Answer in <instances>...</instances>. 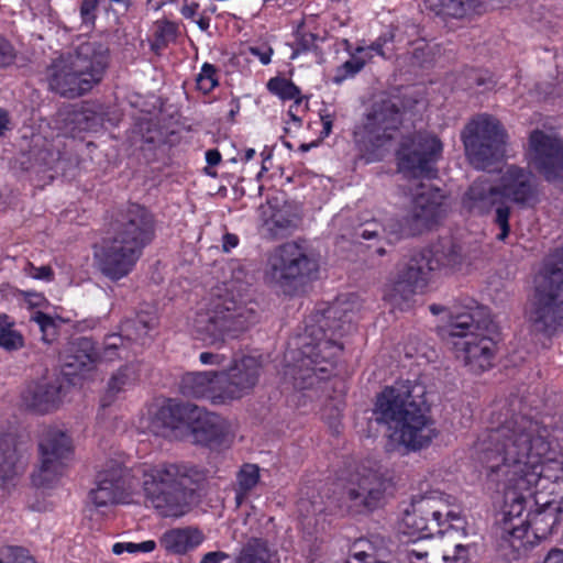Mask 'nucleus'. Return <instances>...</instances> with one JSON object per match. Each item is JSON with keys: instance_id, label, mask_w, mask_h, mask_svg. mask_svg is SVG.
Segmentation results:
<instances>
[{"instance_id": "nucleus-1", "label": "nucleus", "mask_w": 563, "mask_h": 563, "mask_svg": "<svg viewBox=\"0 0 563 563\" xmlns=\"http://www.w3.org/2000/svg\"><path fill=\"white\" fill-rule=\"evenodd\" d=\"M474 448L487 483L508 492L515 515L526 509L541 478L563 484V461L558 459L548 428L515 408L497 427L483 432Z\"/></svg>"}, {"instance_id": "nucleus-2", "label": "nucleus", "mask_w": 563, "mask_h": 563, "mask_svg": "<svg viewBox=\"0 0 563 563\" xmlns=\"http://www.w3.org/2000/svg\"><path fill=\"white\" fill-rule=\"evenodd\" d=\"M422 388L409 380L386 387L376 399L377 421L389 424L390 439L411 451L428 446L438 435L433 421L426 415L423 401L415 395Z\"/></svg>"}, {"instance_id": "nucleus-3", "label": "nucleus", "mask_w": 563, "mask_h": 563, "mask_svg": "<svg viewBox=\"0 0 563 563\" xmlns=\"http://www.w3.org/2000/svg\"><path fill=\"white\" fill-rule=\"evenodd\" d=\"M351 321L347 309L342 307L341 301H336L324 311L322 320L319 321L324 336L286 353L285 375L292 379L296 388H310L331 375L342 351L335 336L341 335Z\"/></svg>"}, {"instance_id": "nucleus-4", "label": "nucleus", "mask_w": 563, "mask_h": 563, "mask_svg": "<svg viewBox=\"0 0 563 563\" xmlns=\"http://www.w3.org/2000/svg\"><path fill=\"white\" fill-rule=\"evenodd\" d=\"M449 328L455 355L471 372L479 374L492 366L496 351L495 324L487 308L473 299L454 305Z\"/></svg>"}, {"instance_id": "nucleus-5", "label": "nucleus", "mask_w": 563, "mask_h": 563, "mask_svg": "<svg viewBox=\"0 0 563 563\" xmlns=\"http://www.w3.org/2000/svg\"><path fill=\"white\" fill-rule=\"evenodd\" d=\"M256 303L245 294V287H227L206 309H199L191 320L197 340L208 345H221L256 321Z\"/></svg>"}, {"instance_id": "nucleus-6", "label": "nucleus", "mask_w": 563, "mask_h": 563, "mask_svg": "<svg viewBox=\"0 0 563 563\" xmlns=\"http://www.w3.org/2000/svg\"><path fill=\"white\" fill-rule=\"evenodd\" d=\"M142 487L147 506L162 517L179 518L190 509L194 484L199 473L187 464L143 465Z\"/></svg>"}, {"instance_id": "nucleus-7", "label": "nucleus", "mask_w": 563, "mask_h": 563, "mask_svg": "<svg viewBox=\"0 0 563 563\" xmlns=\"http://www.w3.org/2000/svg\"><path fill=\"white\" fill-rule=\"evenodd\" d=\"M109 63V48L102 43L87 41L53 62L48 82L53 91L76 98L99 84Z\"/></svg>"}, {"instance_id": "nucleus-8", "label": "nucleus", "mask_w": 563, "mask_h": 563, "mask_svg": "<svg viewBox=\"0 0 563 563\" xmlns=\"http://www.w3.org/2000/svg\"><path fill=\"white\" fill-rule=\"evenodd\" d=\"M460 249L450 240L430 249L411 253L399 265L395 283L385 291V299L400 307L417 291L423 290L434 272L452 269L461 263Z\"/></svg>"}, {"instance_id": "nucleus-9", "label": "nucleus", "mask_w": 563, "mask_h": 563, "mask_svg": "<svg viewBox=\"0 0 563 563\" xmlns=\"http://www.w3.org/2000/svg\"><path fill=\"white\" fill-rule=\"evenodd\" d=\"M401 124V112L395 98L376 99L355 125L354 143L365 163L382 161Z\"/></svg>"}, {"instance_id": "nucleus-10", "label": "nucleus", "mask_w": 563, "mask_h": 563, "mask_svg": "<svg viewBox=\"0 0 563 563\" xmlns=\"http://www.w3.org/2000/svg\"><path fill=\"white\" fill-rule=\"evenodd\" d=\"M526 318L532 331L545 336L563 330V247L555 255L553 268L536 280Z\"/></svg>"}, {"instance_id": "nucleus-11", "label": "nucleus", "mask_w": 563, "mask_h": 563, "mask_svg": "<svg viewBox=\"0 0 563 563\" xmlns=\"http://www.w3.org/2000/svg\"><path fill=\"white\" fill-rule=\"evenodd\" d=\"M470 163L477 169H488L505 157L507 134L500 122L489 115L472 119L461 134Z\"/></svg>"}, {"instance_id": "nucleus-12", "label": "nucleus", "mask_w": 563, "mask_h": 563, "mask_svg": "<svg viewBox=\"0 0 563 563\" xmlns=\"http://www.w3.org/2000/svg\"><path fill=\"white\" fill-rule=\"evenodd\" d=\"M319 265L316 258L307 254L303 247L294 242L275 249L268 256L265 279L280 288L291 291L297 285L313 278Z\"/></svg>"}, {"instance_id": "nucleus-13", "label": "nucleus", "mask_w": 563, "mask_h": 563, "mask_svg": "<svg viewBox=\"0 0 563 563\" xmlns=\"http://www.w3.org/2000/svg\"><path fill=\"white\" fill-rule=\"evenodd\" d=\"M391 487V477L386 468L362 465L344 485L342 499L353 512L372 511L384 504Z\"/></svg>"}, {"instance_id": "nucleus-14", "label": "nucleus", "mask_w": 563, "mask_h": 563, "mask_svg": "<svg viewBox=\"0 0 563 563\" xmlns=\"http://www.w3.org/2000/svg\"><path fill=\"white\" fill-rule=\"evenodd\" d=\"M443 145L432 133L417 132L401 139L396 158L399 172L411 177H434Z\"/></svg>"}, {"instance_id": "nucleus-15", "label": "nucleus", "mask_w": 563, "mask_h": 563, "mask_svg": "<svg viewBox=\"0 0 563 563\" xmlns=\"http://www.w3.org/2000/svg\"><path fill=\"white\" fill-rule=\"evenodd\" d=\"M462 205L467 212L475 216H486L494 211V223L499 229L496 239L504 242L508 238L511 207L503 200L497 181L485 176L477 178L465 191Z\"/></svg>"}, {"instance_id": "nucleus-16", "label": "nucleus", "mask_w": 563, "mask_h": 563, "mask_svg": "<svg viewBox=\"0 0 563 563\" xmlns=\"http://www.w3.org/2000/svg\"><path fill=\"white\" fill-rule=\"evenodd\" d=\"M442 199L439 190L423 187L415 196L407 214L390 223V234L396 238H407L431 230L444 216Z\"/></svg>"}, {"instance_id": "nucleus-17", "label": "nucleus", "mask_w": 563, "mask_h": 563, "mask_svg": "<svg viewBox=\"0 0 563 563\" xmlns=\"http://www.w3.org/2000/svg\"><path fill=\"white\" fill-rule=\"evenodd\" d=\"M504 494L503 520L497 529V548L500 555L509 562L519 561L528 555L534 547L536 540L528 530V520L521 518L525 510L519 514H510L515 501L508 498V492Z\"/></svg>"}, {"instance_id": "nucleus-18", "label": "nucleus", "mask_w": 563, "mask_h": 563, "mask_svg": "<svg viewBox=\"0 0 563 563\" xmlns=\"http://www.w3.org/2000/svg\"><path fill=\"white\" fill-rule=\"evenodd\" d=\"M41 465L32 475L36 487L49 488L63 475L71 456V441L60 430H47L40 442Z\"/></svg>"}, {"instance_id": "nucleus-19", "label": "nucleus", "mask_w": 563, "mask_h": 563, "mask_svg": "<svg viewBox=\"0 0 563 563\" xmlns=\"http://www.w3.org/2000/svg\"><path fill=\"white\" fill-rule=\"evenodd\" d=\"M443 506V494L440 492L415 496L410 509H407L402 517L404 533L417 536L418 540H427L441 533Z\"/></svg>"}, {"instance_id": "nucleus-20", "label": "nucleus", "mask_w": 563, "mask_h": 563, "mask_svg": "<svg viewBox=\"0 0 563 563\" xmlns=\"http://www.w3.org/2000/svg\"><path fill=\"white\" fill-rule=\"evenodd\" d=\"M154 234L153 214L143 206L132 203L118 214L111 236L143 252L154 239Z\"/></svg>"}, {"instance_id": "nucleus-21", "label": "nucleus", "mask_w": 563, "mask_h": 563, "mask_svg": "<svg viewBox=\"0 0 563 563\" xmlns=\"http://www.w3.org/2000/svg\"><path fill=\"white\" fill-rule=\"evenodd\" d=\"M529 164L548 181L563 173V139L554 133L534 130L529 136Z\"/></svg>"}, {"instance_id": "nucleus-22", "label": "nucleus", "mask_w": 563, "mask_h": 563, "mask_svg": "<svg viewBox=\"0 0 563 563\" xmlns=\"http://www.w3.org/2000/svg\"><path fill=\"white\" fill-rule=\"evenodd\" d=\"M498 186L503 200L521 209L533 208L540 202L541 187L538 177L528 168L509 165L501 172Z\"/></svg>"}, {"instance_id": "nucleus-23", "label": "nucleus", "mask_w": 563, "mask_h": 563, "mask_svg": "<svg viewBox=\"0 0 563 563\" xmlns=\"http://www.w3.org/2000/svg\"><path fill=\"white\" fill-rule=\"evenodd\" d=\"M134 488L128 468L117 462L109 463L96 478V487L89 493V503L96 508L125 503Z\"/></svg>"}, {"instance_id": "nucleus-24", "label": "nucleus", "mask_w": 563, "mask_h": 563, "mask_svg": "<svg viewBox=\"0 0 563 563\" xmlns=\"http://www.w3.org/2000/svg\"><path fill=\"white\" fill-rule=\"evenodd\" d=\"M143 252L109 236L95 250L97 268L107 278L117 282L128 276Z\"/></svg>"}, {"instance_id": "nucleus-25", "label": "nucleus", "mask_w": 563, "mask_h": 563, "mask_svg": "<svg viewBox=\"0 0 563 563\" xmlns=\"http://www.w3.org/2000/svg\"><path fill=\"white\" fill-rule=\"evenodd\" d=\"M262 230L271 239L290 235L300 224V211L297 205L274 197L260 207Z\"/></svg>"}, {"instance_id": "nucleus-26", "label": "nucleus", "mask_w": 563, "mask_h": 563, "mask_svg": "<svg viewBox=\"0 0 563 563\" xmlns=\"http://www.w3.org/2000/svg\"><path fill=\"white\" fill-rule=\"evenodd\" d=\"M262 360L257 356H243L227 372H221V384L225 400L239 399L249 394L258 383L262 374Z\"/></svg>"}, {"instance_id": "nucleus-27", "label": "nucleus", "mask_w": 563, "mask_h": 563, "mask_svg": "<svg viewBox=\"0 0 563 563\" xmlns=\"http://www.w3.org/2000/svg\"><path fill=\"white\" fill-rule=\"evenodd\" d=\"M63 397L62 380L58 377H43L25 387L22 393V402L29 410L44 415L56 410Z\"/></svg>"}, {"instance_id": "nucleus-28", "label": "nucleus", "mask_w": 563, "mask_h": 563, "mask_svg": "<svg viewBox=\"0 0 563 563\" xmlns=\"http://www.w3.org/2000/svg\"><path fill=\"white\" fill-rule=\"evenodd\" d=\"M180 391L186 397L207 398L212 402L225 401L220 373H187L180 382Z\"/></svg>"}, {"instance_id": "nucleus-29", "label": "nucleus", "mask_w": 563, "mask_h": 563, "mask_svg": "<svg viewBox=\"0 0 563 563\" xmlns=\"http://www.w3.org/2000/svg\"><path fill=\"white\" fill-rule=\"evenodd\" d=\"M196 412H198L196 405L168 402L155 413L151 423L152 430L163 437H167L170 431L177 429L187 431Z\"/></svg>"}, {"instance_id": "nucleus-30", "label": "nucleus", "mask_w": 563, "mask_h": 563, "mask_svg": "<svg viewBox=\"0 0 563 563\" xmlns=\"http://www.w3.org/2000/svg\"><path fill=\"white\" fill-rule=\"evenodd\" d=\"M97 362V350L92 340L78 338L70 342L63 356V371L66 376L80 375L90 371Z\"/></svg>"}, {"instance_id": "nucleus-31", "label": "nucleus", "mask_w": 563, "mask_h": 563, "mask_svg": "<svg viewBox=\"0 0 563 563\" xmlns=\"http://www.w3.org/2000/svg\"><path fill=\"white\" fill-rule=\"evenodd\" d=\"M195 416L192 415L188 432L192 433L195 441L205 445L218 444L225 434L223 421L217 415L207 412L197 406Z\"/></svg>"}, {"instance_id": "nucleus-32", "label": "nucleus", "mask_w": 563, "mask_h": 563, "mask_svg": "<svg viewBox=\"0 0 563 563\" xmlns=\"http://www.w3.org/2000/svg\"><path fill=\"white\" fill-rule=\"evenodd\" d=\"M424 3L437 15L454 19L479 14L487 7V0H424Z\"/></svg>"}, {"instance_id": "nucleus-33", "label": "nucleus", "mask_w": 563, "mask_h": 563, "mask_svg": "<svg viewBox=\"0 0 563 563\" xmlns=\"http://www.w3.org/2000/svg\"><path fill=\"white\" fill-rule=\"evenodd\" d=\"M137 373L139 365L135 362H128L120 366L108 380L101 406H110L121 393L132 388L137 379Z\"/></svg>"}, {"instance_id": "nucleus-34", "label": "nucleus", "mask_w": 563, "mask_h": 563, "mask_svg": "<svg viewBox=\"0 0 563 563\" xmlns=\"http://www.w3.org/2000/svg\"><path fill=\"white\" fill-rule=\"evenodd\" d=\"M203 540L202 533L196 528H175L166 531L161 540V545L168 552L184 554L197 548Z\"/></svg>"}, {"instance_id": "nucleus-35", "label": "nucleus", "mask_w": 563, "mask_h": 563, "mask_svg": "<svg viewBox=\"0 0 563 563\" xmlns=\"http://www.w3.org/2000/svg\"><path fill=\"white\" fill-rule=\"evenodd\" d=\"M560 514L561 508L559 504L547 501L543 507L533 515L532 519L528 520V527H532L531 534L536 542L545 539L552 533L554 526L559 522Z\"/></svg>"}, {"instance_id": "nucleus-36", "label": "nucleus", "mask_w": 563, "mask_h": 563, "mask_svg": "<svg viewBox=\"0 0 563 563\" xmlns=\"http://www.w3.org/2000/svg\"><path fill=\"white\" fill-rule=\"evenodd\" d=\"M22 473L15 449L9 438L0 434V485H14L15 478Z\"/></svg>"}, {"instance_id": "nucleus-37", "label": "nucleus", "mask_w": 563, "mask_h": 563, "mask_svg": "<svg viewBox=\"0 0 563 563\" xmlns=\"http://www.w3.org/2000/svg\"><path fill=\"white\" fill-rule=\"evenodd\" d=\"M136 349L126 342L122 334H110L106 338L102 347L97 351V361L112 363L117 360L131 362Z\"/></svg>"}, {"instance_id": "nucleus-38", "label": "nucleus", "mask_w": 563, "mask_h": 563, "mask_svg": "<svg viewBox=\"0 0 563 563\" xmlns=\"http://www.w3.org/2000/svg\"><path fill=\"white\" fill-rule=\"evenodd\" d=\"M380 548L376 550L374 537L369 540H357L351 548L347 563H379L390 554L385 540H379Z\"/></svg>"}, {"instance_id": "nucleus-39", "label": "nucleus", "mask_w": 563, "mask_h": 563, "mask_svg": "<svg viewBox=\"0 0 563 563\" xmlns=\"http://www.w3.org/2000/svg\"><path fill=\"white\" fill-rule=\"evenodd\" d=\"M394 221H398V218L389 217L386 218L384 222H379L376 219H365L355 228V235L364 240L383 239L389 244H393L402 239L393 236V234H390L389 227Z\"/></svg>"}, {"instance_id": "nucleus-40", "label": "nucleus", "mask_w": 563, "mask_h": 563, "mask_svg": "<svg viewBox=\"0 0 563 563\" xmlns=\"http://www.w3.org/2000/svg\"><path fill=\"white\" fill-rule=\"evenodd\" d=\"M154 318L140 314L133 320L124 322L122 331L124 332V339L133 347L134 344L144 345L150 331L154 328Z\"/></svg>"}, {"instance_id": "nucleus-41", "label": "nucleus", "mask_w": 563, "mask_h": 563, "mask_svg": "<svg viewBox=\"0 0 563 563\" xmlns=\"http://www.w3.org/2000/svg\"><path fill=\"white\" fill-rule=\"evenodd\" d=\"M238 563H276L266 541L251 539L243 547Z\"/></svg>"}, {"instance_id": "nucleus-42", "label": "nucleus", "mask_w": 563, "mask_h": 563, "mask_svg": "<svg viewBox=\"0 0 563 563\" xmlns=\"http://www.w3.org/2000/svg\"><path fill=\"white\" fill-rule=\"evenodd\" d=\"M238 488L235 493V500L241 505L247 494L257 485L260 481V468L255 464H245L238 473Z\"/></svg>"}, {"instance_id": "nucleus-43", "label": "nucleus", "mask_w": 563, "mask_h": 563, "mask_svg": "<svg viewBox=\"0 0 563 563\" xmlns=\"http://www.w3.org/2000/svg\"><path fill=\"white\" fill-rule=\"evenodd\" d=\"M68 119L74 125L70 129L71 133L97 130L102 122L101 117L89 107H82L80 110L73 111L69 113Z\"/></svg>"}, {"instance_id": "nucleus-44", "label": "nucleus", "mask_w": 563, "mask_h": 563, "mask_svg": "<svg viewBox=\"0 0 563 563\" xmlns=\"http://www.w3.org/2000/svg\"><path fill=\"white\" fill-rule=\"evenodd\" d=\"M297 509L299 516L303 519H310L319 514H322L325 509L324 500L319 494H312L307 492L301 493V497L297 503Z\"/></svg>"}, {"instance_id": "nucleus-45", "label": "nucleus", "mask_w": 563, "mask_h": 563, "mask_svg": "<svg viewBox=\"0 0 563 563\" xmlns=\"http://www.w3.org/2000/svg\"><path fill=\"white\" fill-rule=\"evenodd\" d=\"M268 90L278 96L283 100H295L297 103L300 102V90L290 80L285 78L275 77L269 79L267 82Z\"/></svg>"}, {"instance_id": "nucleus-46", "label": "nucleus", "mask_w": 563, "mask_h": 563, "mask_svg": "<svg viewBox=\"0 0 563 563\" xmlns=\"http://www.w3.org/2000/svg\"><path fill=\"white\" fill-rule=\"evenodd\" d=\"M424 540H416L411 545L405 549V560L408 563H430L429 556H432L433 561L439 558L438 552H430L429 543L423 542Z\"/></svg>"}, {"instance_id": "nucleus-47", "label": "nucleus", "mask_w": 563, "mask_h": 563, "mask_svg": "<svg viewBox=\"0 0 563 563\" xmlns=\"http://www.w3.org/2000/svg\"><path fill=\"white\" fill-rule=\"evenodd\" d=\"M367 63V58L363 57L361 54L356 52L351 55V58L344 62L340 67L336 68L334 81L340 84L345 79L353 77L358 71L363 69L365 64Z\"/></svg>"}, {"instance_id": "nucleus-48", "label": "nucleus", "mask_w": 563, "mask_h": 563, "mask_svg": "<svg viewBox=\"0 0 563 563\" xmlns=\"http://www.w3.org/2000/svg\"><path fill=\"white\" fill-rule=\"evenodd\" d=\"M31 321H33L40 329L42 333V340L45 343H52L57 335V324L55 320L41 311H36L32 317Z\"/></svg>"}, {"instance_id": "nucleus-49", "label": "nucleus", "mask_w": 563, "mask_h": 563, "mask_svg": "<svg viewBox=\"0 0 563 563\" xmlns=\"http://www.w3.org/2000/svg\"><path fill=\"white\" fill-rule=\"evenodd\" d=\"M177 33V26L169 21H159L155 27V40L152 44L154 49L165 47L169 42L174 41Z\"/></svg>"}, {"instance_id": "nucleus-50", "label": "nucleus", "mask_w": 563, "mask_h": 563, "mask_svg": "<svg viewBox=\"0 0 563 563\" xmlns=\"http://www.w3.org/2000/svg\"><path fill=\"white\" fill-rule=\"evenodd\" d=\"M197 88L203 93H209L218 86L217 68L212 64L205 63L196 78Z\"/></svg>"}, {"instance_id": "nucleus-51", "label": "nucleus", "mask_w": 563, "mask_h": 563, "mask_svg": "<svg viewBox=\"0 0 563 563\" xmlns=\"http://www.w3.org/2000/svg\"><path fill=\"white\" fill-rule=\"evenodd\" d=\"M0 563H36L26 550L19 547H4L0 551Z\"/></svg>"}, {"instance_id": "nucleus-52", "label": "nucleus", "mask_w": 563, "mask_h": 563, "mask_svg": "<svg viewBox=\"0 0 563 563\" xmlns=\"http://www.w3.org/2000/svg\"><path fill=\"white\" fill-rule=\"evenodd\" d=\"M156 547L153 540L143 541L140 543L134 542H118L112 547V552L117 555H121L124 552L136 553V552H152Z\"/></svg>"}, {"instance_id": "nucleus-53", "label": "nucleus", "mask_w": 563, "mask_h": 563, "mask_svg": "<svg viewBox=\"0 0 563 563\" xmlns=\"http://www.w3.org/2000/svg\"><path fill=\"white\" fill-rule=\"evenodd\" d=\"M24 345V339L22 334L14 329L13 323L7 328V331L0 338V347L5 351H16Z\"/></svg>"}, {"instance_id": "nucleus-54", "label": "nucleus", "mask_w": 563, "mask_h": 563, "mask_svg": "<svg viewBox=\"0 0 563 563\" xmlns=\"http://www.w3.org/2000/svg\"><path fill=\"white\" fill-rule=\"evenodd\" d=\"M438 559H441L443 563H466L468 561V549L461 543H456L444 550Z\"/></svg>"}, {"instance_id": "nucleus-55", "label": "nucleus", "mask_w": 563, "mask_h": 563, "mask_svg": "<svg viewBox=\"0 0 563 563\" xmlns=\"http://www.w3.org/2000/svg\"><path fill=\"white\" fill-rule=\"evenodd\" d=\"M25 274L34 279L51 282L54 278V272L51 266L43 265V266H35L32 263H27L26 267L24 268Z\"/></svg>"}, {"instance_id": "nucleus-56", "label": "nucleus", "mask_w": 563, "mask_h": 563, "mask_svg": "<svg viewBox=\"0 0 563 563\" xmlns=\"http://www.w3.org/2000/svg\"><path fill=\"white\" fill-rule=\"evenodd\" d=\"M15 59V49L4 37L0 36V67L11 65Z\"/></svg>"}, {"instance_id": "nucleus-57", "label": "nucleus", "mask_w": 563, "mask_h": 563, "mask_svg": "<svg viewBox=\"0 0 563 563\" xmlns=\"http://www.w3.org/2000/svg\"><path fill=\"white\" fill-rule=\"evenodd\" d=\"M97 9L96 0H84L80 5V15L85 23H93L95 11Z\"/></svg>"}, {"instance_id": "nucleus-58", "label": "nucleus", "mask_w": 563, "mask_h": 563, "mask_svg": "<svg viewBox=\"0 0 563 563\" xmlns=\"http://www.w3.org/2000/svg\"><path fill=\"white\" fill-rule=\"evenodd\" d=\"M356 53L367 58V62L373 58L374 54L384 56L383 45L379 42H375L369 46H357Z\"/></svg>"}, {"instance_id": "nucleus-59", "label": "nucleus", "mask_w": 563, "mask_h": 563, "mask_svg": "<svg viewBox=\"0 0 563 563\" xmlns=\"http://www.w3.org/2000/svg\"><path fill=\"white\" fill-rule=\"evenodd\" d=\"M227 357L220 353L202 352L199 355V361L205 365H221Z\"/></svg>"}, {"instance_id": "nucleus-60", "label": "nucleus", "mask_w": 563, "mask_h": 563, "mask_svg": "<svg viewBox=\"0 0 563 563\" xmlns=\"http://www.w3.org/2000/svg\"><path fill=\"white\" fill-rule=\"evenodd\" d=\"M250 53L253 56L257 57L263 65H267L271 63L273 49H272V47H257L256 46V47H250Z\"/></svg>"}, {"instance_id": "nucleus-61", "label": "nucleus", "mask_w": 563, "mask_h": 563, "mask_svg": "<svg viewBox=\"0 0 563 563\" xmlns=\"http://www.w3.org/2000/svg\"><path fill=\"white\" fill-rule=\"evenodd\" d=\"M229 559V554L222 551H212L206 553L199 563H221Z\"/></svg>"}, {"instance_id": "nucleus-62", "label": "nucleus", "mask_w": 563, "mask_h": 563, "mask_svg": "<svg viewBox=\"0 0 563 563\" xmlns=\"http://www.w3.org/2000/svg\"><path fill=\"white\" fill-rule=\"evenodd\" d=\"M317 35L313 33H302L298 38V45L302 51H309L316 45Z\"/></svg>"}, {"instance_id": "nucleus-63", "label": "nucleus", "mask_w": 563, "mask_h": 563, "mask_svg": "<svg viewBox=\"0 0 563 563\" xmlns=\"http://www.w3.org/2000/svg\"><path fill=\"white\" fill-rule=\"evenodd\" d=\"M10 124L11 120L8 111L0 109V137L3 136L5 132L11 129Z\"/></svg>"}, {"instance_id": "nucleus-64", "label": "nucleus", "mask_w": 563, "mask_h": 563, "mask_svg": "<svg viewBox=\"0 0 563 563\" xmlns=\"http://www.w3.org/2000/svg\"><path fill=\"white\" fill-rule=\"evenodd\" d=\"M543 563H563V550L550 551Z\"/></svg>"}]
</instances>
